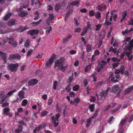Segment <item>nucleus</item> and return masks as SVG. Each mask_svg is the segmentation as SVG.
<instances>
[{"instance_id": "nucleus-51", "label": "nucleus", "mask_w": 133, "mask_h": 133, "mask_svg": "<svg viewBox=\"0 0 133 133\" xmlns=\"http://www.w3.org/2000/svg\"><path fill=\"white\" fill-rule=\"evenodd\" d=\"M81 30V29L79 28H77L75 29L74 31L75 32H79Z\"/></svg>"}, {"instance_id": "nucleus-13", "label": "nucleus", "mask_w": 133, "mask_h": 133, "mask_svg": "<svg viewBox=\"0 0 133 133\" xmlns=\"http://www.w3.org/2000/svg\"><path fill=\"white\" fill-rule=\"evenodd\" d=\"M108 92H100V95L102 100L105 99L106 96L108 94Z\"/></svg>"}, {"instance_id": "nucleus-38", "label": "nucleus", "mask_w": 133, "mask_h": 133, "mask_svg": "<svg viewBox=\"0 0 133 133\" xmlns=\"http://www.w3.org/2000/svg\"><path fill=\"white\" fill-rule=\"evenodd\" d=\"M12 41V46L14 47H16L17 46V42L15 41H13V40Z\"/></svg>"}, {"instance_id": "nucleus-25", "label": "nucleus", "mask_w": 133, "mask_h": 133, "mask_svg": "<svg viewBox=\"0 0 133 133\" xmlns=\"http://www.w3.org/2000/svg\"><path fill=\"white\" fill-rule=\"evenodd\" d=\"M29 42L30 40L29 39H27L25 43L24 44V46L25 47L28 48L29 46Z\"/></svg>"}, {"instance_id": "nucleus-36", "label": "nucleus", "mask_w": 133, "mask_h": 133, "mask_svg": "<svg viewBox=\"0 0 133 133\" xmlns=\"http://www.w3.org/2000/svg\"><path fill=\"white\" fill-rule=\"evenodd\" d=\"M79 3L78 2L76 1H75L73 2L72 3H70V4L71 5H76L78 4Z\"/></svg>"}, {"instance_id": "nucleus-50", "label": "nucleus", "mask_w": 133, "mask_h": 133, "mask_svg": "<svg viewBox=\"0 0 133 133\" xmlns=\"http://www.w3.org/2000/svg\"><path fill=\"white\" fill-rule=\"evenodd\" d=\"M133 120V115L132 114L130 116L129 120V122L130 123Z\"/></svg>"}, {"instance_id": "nucleus-63", "label": "nucleus", "mask_w": 133, "mask_h": 133, "mask_svg": "<svg viewBox=\"0 0 133 133\" xmlns=\"http://www.w3.org/2000/svg\"><path fill=\"white\" fill-rule=\"evenodd\" d=\"M70 53L71 54H76V52L75 50H72L70 51Z\"/></svg>"}, {"instance_id": "nucleus-7", "label": "nucleus", "mask_w": 133, "mask_h": 133, "mask_svg": "<svg viewBox=\"0 0 133 133\" xmlns=\"http://www.w3.org/2000/svg\"><path fill=\"white\" fill-rule=\"evenodd\" d=\"M21 56L19 55L18 54H16L10 55L8 59L9 60L13 59H17L19 60Z\"/></svg>"}, {"instance_id": "nucleus-35", "label": "nucleus", "mask_w": 133, "mask_h": 133, "mask_svg": "<svg viewBox=\"0 0 133 133\" xmlns=\"http://www.w3.org/2000/svg\"><path fill=\"white\" fill-rule=\"evenodd\" d=\"M121 107V106L120 105H119V106L116 108L112 110V112H114L117 111L118 109H119Z\"/></svg>"}, {"instance_id": "nucleus-22", "label": "nucleus", "mask_w": 133, "mask_h": 133, "mask_svg": "<svg viewBox=\"0 0 133 133\" xmlns=\"http://www.w3.org/2000/svg\"><path fill=\"white\" fill-rule=\"evenodd\" d=\"M95 106V104H92L89 106L88 108L91 112H93L94 111Z\"/></svg>"}, {"instance_id": "nucleus-61", "label": "nucleus", "mask_w": 133, "mask_h": 133, "mask_svg": "<svg viewBox=\"0 0 133 133\" xmlns=\"http://www.w3.org/2000/svg\"><path fill=\"white\" fill-rule=\"evenodd\" d=\"M91 25L90 24V22L89 21H88L87 23V28H87L88 29V28H90V27L91 26Z\"/></svg>"}, {"instance_id": "nucleus-2", "label": "nucleus", "mask_w": 133, "mask_h": 133, "mask_svg": "<svg viewBox=\"0 0 133 133\" xmlns=\"http://www.w3.org/2000/svg\"><path fill=\"white\" fill-rule=\"evenodd\" d=\"M129 43V45L128 46H126L124 48V52L126 53L129 59L130 60L133 57L132 55H130L131 53V50L133 48V39L131 40Z\"/></svg>"}, {"instance_id": "nucleus-28", "label": "nucleus", "mask_w": 133, "mask_h": 133, "mask_svg": "<svg viewBox=\"0 0 133 133\" xmlns=\"http://www.w3.org/2000/svg\"><path fill=\"white\" fill-rule=\"evenodd\" d=\"M119 128L118 129V131L119 133H122L124 130V129L123 126H119Z\"/></svg>"}, {"instance_id": "nucleus-17", "label": "nucleus", "mask_w": 133, "mask_h": 133, "mask_svg": "<svg viewBox=\"0 0 133 133\" xmlns=\"http://www.w3.org/2000/svg\"><path fill=\"white\" fill-rule=\"evenodd\" d=\"M19 16L21 17H23L24 16L26 15L28 13L26 12H24L23 11H19Z\"/></svg>"}, {"instance_id": "nucleus-29", "label": "nucleus", "mask_w": 133, "mask_h": 133, "mask_svg": "<svg viewBox=\"0 0 133 133\" xmlns=\"http://www.w3.org/2000/svg\"><path fill=\"white\" fill-rule=\"evenodd\" d=\"M72 36L71 35H69V36L63 39V43H64L65 42L67 41L68 40H69V38H70Z\"/></svg>"}, {"instance_id": "nucleus-49", "label": "nucleus", "mask_w": 133, "mask_h": 133, "mask_svg": "<svg viewBox=\"0 0 133 133\" xmlns=\"http://www.w3.org/2000/svg\"><path fill=\"white\" fill-rule=\"evenodd\" d=\"M52 102V99H49L48 101V105H50Z\"/></svg>"}, {"instance_id": "nucleus-44", "label": "nucleus", "mask_w": 133, "mask_h": 133, "mask_svg": "<svg viewBox=\"0 0 133 133\" xmlns=\"http://www.w3.org/2000/svg\"><path fill=\"white\" fill-rule=\"evenodd\" d=\"M9 105V104L8 103L6 102L2 104V107L3 108H4L7 106H8Z\"/></svg>"}, {"instance_id": "nucleus-43", "label": "nucleus", "mask_w": 133, "mask_h": 133, "mask_svg": "<svg viewBox=\"0 0 133 133\" xmlns=\"http://www.w3.org/2000/svg\"><path fill=\"white\" fill-rule=\"evenodd\" d=\"M87 51L89 52L91 50V47L90 45H88L86 48Z\"/></svg>"}, {"instance_id": "nucleus-60", "label": "nucleus", "mask_w": 133, "mask_h": 133, "mask_svg": "<svg viewBox=\"0 0 133 133\" xmlns=\"http://www.w3.org/2000/svg\"><path fill=\"white\" fill-rule=\"evenodd\" d=\"M83 83L85 84V86L87 85L88 84V82L87 79H84V82Z\"/></svg>"}, {"instance_id": "nucleus-52", "label": "nucleus", "mask_w": 133, "mask_h": 133, "mask_svg": "<svg viewBox=\"0 0 133 133\" xmlns=\"http://www.w3.org/2000/svg\"><path fill=\"white\" fill-rule=\"evenodd\" d=\"M94 12L93 10H91L89 12V14L91 16H94Z\"/></svg>"}, {"instance_id": "nucleus-26", "label": "nucleus", "mask_w": 133, "mask_h": 133, "mask_svg": "<svg viewBox=\"0 0 133 133\" xmlns=\"http://www.w3.org/2000/svg\"><path fill=\"white\" fill-rule=\"evenodd\" d=\"M27 100L26 99H24L22 101L21 104L22 106H25L27 104Z\"/></svg>"}, {"instance_id": "nucleus-11", "label": "nucleus", "mask_w": 133, "mask_h": 133, "mask_svg": "<svg viewBox=\"0 0 133 133\" xmlns=\"http://www.w3.org/2000/svg\"><path fill=\"white\" fill-rule=\"evenodd\" d=\"M123 86L122 85H121L120 87H119L118 85H116L114 86L112 88V91H121V89H123Z\"/></svg>"}, {"instance_id": "nucleus-12", "label": "nucleus", "mask_w": 133, "mask_h": 133, "mask_svg": "<svg viewBox=\"0 0 133 133\" xmlns=\"http://www.w3.org/2000/svg\"><path fill=\"white\" fill-rule=\"evenodd\" d=\"M6 97V96L4 94H2L0 95V99H1L0 101V104L3 103Z\"/></svg>"}, {"instance_id": "nucleus-48", "label": "nucleus", "mask_w": 133, "mask_h": 133, "mask_svg": "<svg viewBox=\"0 0 133 133\" xmlns=\"http://www.w3.org/2000/svg\"><path fill=\"white\" fill-rule=\"evenodd\" d=\"M41 126H42L41 125H39L38 126V127H36L35 129L37 131H39L40 129L42 128Z\"/></svg>"}, {"instance_id": "nucleus-10", "label": "nucleus", "mask_w": 133, "mask_h": 133, "mask_svg": "<svg viewBox=\"0 0 133 133\" xmlns=\"http://www.w3.org/2000/svg\"><path fill=\"white\" fill-rule=\"evenodd\" d=\"M39 32V31L38 30H36L33 29L27 32L28 34H30L32 36L35 35L36 34H38Z\"/></svg>"}, {"instance_id": "nucleus-19", "label": "nucleus", "mask_w": 133, "mask_h": 133, "mask_svg": "<svg viewBox=\"0 0 133 133\" xmlns=\"http://www.w3.org/2000/svg\"><path fill=\"white\" fill-rule=\"evenodd\" d=\"M12 15V14L11 13H8L6 16H5L3 20L5 21H6L9 18L10 16Z\"/></svg>"}, {"instance_id": "nucleus-24", "label": "nucleus", "mask_w": 133, "mask_h": 133, "mask_svg": "<svg viewBox=\"0 0 133 133\" xmlns=\"http://www.w3.org/2000/svg\"><path fill=\"white\" fill-rule=\"evenodd\" d=\"M92 65L91 64H90L89 65L87 66L85 68V71L86 72L89 71L91 68V66Z\"/></svg>"}, {"instance_id": "nucleus-42", "label": "nucleus", "mask_w": 133, "mask_h": 133, "mask_svg": "<svg viewBox=\"0 0 133 133\" xmlns=\"http://www.w3.org/2000/svg\"><path fill=\"white\" fill-rule=\"evenodd\" d=\"M17 127L19 128L18 129H20L21 130V132L22 131L23 129V125L21 124H19L17 125Z\"/></svg>"}, {"instance_id": "nucleus-30", "label": "nucleus", "mask_w": 133, "mask_h": 133, "mask_svg": "<svg viewBox=\"0 0 133 133\" xmlns=\"http://www.w3.org/2000/svg\"><path fill=\"white\" fill-rule=\"evenodd\" d=\"M88 30L87 28H85L83 29L81 33V35L82 36H83L85 35V34L87 32Z\"/></svg>"}, {"instance_id": "nucleus-5", "label": "nucleus", "mask_w": 133, "mask_h": 133, "mask_svg": "<svg viewBox=\"0 0 133 133\" xmlns=\"http://www.w3.org/2000/svg\"><path fill=\"white\" fill-rule=\"evenodd\" d=\"M55 55L54 54H53L51 56V57L47 61L45 64V66L47 67H50L54 60L56 59Z\"/></svg>"}, {"instance_id": "nucleus-3", "label": "nucleus", "mask_w": 133, "mask_h": 133, "mask_svg": "<svg viewBox=\"0 0 133 133\" xmlns=\"http://www.w3.org/2000/svg\"><path fill=\"white\" fill-rule=\"evenodd\" d=\"M7 64H8L7 68L8 70H10L11 72H15L18 69L19 66V64H9L8 63Z\"/></svg>"}, {"instance_id": "nucleus-14", "label": "nucleus", "mask_w": 133, "mask_h": 133, "mask_svg": "<svg viewBox=\"0 0 133 133\" xmlns=\"http://www.w3.org/2000/svg\"><path fill=\"white\" fill-rule=\"evenodd\" d=\"M15 19H10L7 23V25L9 26H12L15 24Z\"/></svg>"}, {"instance_id": "nucleus-56", "label": "nucleus", "mask_w": 133, "mask_h": 133, "mask_svg": "<svg viewBox=\"0 0 133 133\" xmlns=\"http://www.w3.org/2000/svg\"><path fill=\"white\" fill-rule=\"evenodd\" d=\"M22 26H20L19 28L17 29V31H19L20 32H22Z\"/></svg>"}, {"instance_id": "nucleus-32", "label": "nucleus", "mask_w": 133, "mask_h": 133, "mask_svg": "<svg viewBox=\"0 0 133 133\" xmlns=\"http://www.w3.org/2000/svg\"><path fill=\"white\" fill-rule=\"evenodd\" d=\"M133 89V85L129 87V88L126 89L125 91H132Z\"/></svg>"}, {"instance_id": "nucleus-37", "label": "nucleus", "mask_w": 133, "mask_h": 133, "mask_svg": "<svg viewBox=\"0 0 133 133\" xmlns=\"http://www.w3.org/2000/svg\"><path fill=\"white\" fill-rule=\"evenodd\" d=\"M127 12L126 10H124L123 12L122 15L123 18H125V17L127 16Z\"/></svg>"}, {"instance_id": "nucleus-20", "label": "nucleus", "mask_w": 133, "mask_h": 133, "mask_svg": "<svg viewBox=\"0 0 133 133\" xmlns=\"http://www.w3.org/2000/svg\"><path fill=\"white\" fill-rule=\"evenodd\" d=\"M10 109L8 108H6L3 109V114L6 115L9 111Z\"/></svg>"}, {"instance_id": "nucleus-27", "label": "nucleus", "mask_w": 133, "mask_h": 133, "mask_svg": "<svg viewBox=\"0 0 133 133\" xmlns=\"http://www.w3.org/2000/svg\"><path fill=\"white\" fill-rule=\"evenodd\" d=\"M73 74L72 73L71 76H70L69 77V78L68 79L67 82L69 83H70L72 81L73 79Z\"/></svg>"}, {"instance_id": "nucleus-47", "label": "nucleus", "mask_w": 133, "mask_h": 133, "mask_svg": "<svg viewBox=\"0 0 133 133\" xmlns=\"http://www.w3.org/2000/svg\"><path fill=\"white\" fill-rule=\"evenodd\" d=\"M96 100V98L95 97L93 96H91V99L90 100V102H95Z\"/></svg>"}, {"instance_id": "nucleus-45", "label": "nucleus", "mask_w": 133, "mask_h": 133, "mask_svg": "<svg viewBox=\"0 0 133 133\" xmlns=\"http://www.w3.org/2000/svg\"><path fill=\"white\" fill-rule=\"evenodd\" d=\"M48 114V112L46 111H43L41 113V115L42 116H46Z\"/></svg>"}, {"instance_id": "nucleus-33", "label": "nucleus", "mask_w": 133, "mask_h": 133, "mask_svg": "<svg viewBox=\"0 0 133 133\" xmlns=\"http://www.w3.org/2000/svg\"><path fill=\"white\" fill-rule=\"evenodd\" d=\"M96 17L97 18H99L101 17V15L99 12H96Z\"/></svg>"}, {"instance_id": "nucleus-46", "label": "nucleus", "mask_w": 133, "mask_h": 133, "mask_svg": "<svg viewBox=\"0 0 133 133\" xmlns=\"http://www.w3.org/2000/svg\"><path fill=\"white\" fill-rule=\"evenodd\" d=\"M70 84L68 85L66 88V89L67 91H70L71 89V88L70 87Z\"/></svg>"}, {"instance_id": "nucleus-8", "label": "nucleus", "mask_w": 133, "mask_h": 133, "mask_svg": "<svg viewBox=\"0 0 133 133\" xmlns=\"http://www.w3.org/2000/svg\"><path fill=\"white\" fill-rule=\"evenodd\" d=\"M38 81L35 79L30 80L28 82V85L30 86H33L36 84Z\"/></svg>"}, {"instance_id": "nucleus-53", "label": "nucleus", "mask_w": 133, "mask_h": 133, "mask_svg": "<svg viewBox=\"0 0 133 133\" xmlns=\"http://www.w3.org/2000/svg\"><path fill=\"white\" fill-rule=\"evenodd\" d=\"M49 18L51 19H54V17L53 16V14H49Z\"/></svg>"}, {"instance_id": "nucleus-31", "label": "nucleus", "mask_w": 133, "mask_h": 133, "mask_svg": "<svg viewBox=\"0 0 133 133\" xmlns=\"http://www.w3.org/2000/svg\"><path fill=\"white\" fill-rule=\"evenodd\" d=\"M79 86L78 85H76L73 88V90L74 91H77L79 89Z\"/></svg>"}, {"instance_id": "nucleus-39", "label": "nucleus", "mask_w": 133, "mask_h": 133, "mask_svg": "<svg viewBox=\"0 0 133 133\" xmlns=\"http://www.w3.org/2000/svg\"><path fill=\"white\" fill-rule=\"evenodd\" d=\"M33 50L31 49L29 50L28 51L27 53V56L29 57L33 52Z\"/></svg>"}, {"instance_id": "nucleus-55", "label": "nucleus", "mask_w": 133, "mask_h": 133, "mask_svg": "<svg viewBox=\"0 0 133 133\" xmlns=\"http://www.w3.org/2000/svg\"><path fill=\"white\" fill-rule=\"evenodd\" d=\"M75 102L77 104L80 101V99L78 98H76L74 100Z\"/></svg>"}, {"instance_id": "nucleus-57", "label": "nucleus", "mask_w": 133, "mask_h": 133, "mask_svg": "<svg viewBox=\"0 0 133 133\" xmlns=\"http://www.w3.org/2000/svg\"><path fill=\"white\" fill-rule=\"evenodd\" d=\"M20 132H21V130L18 128L16 129L15 130V133H19Z\"/></svg>"}, {"instance_id": "nucleus-16", "label": "nucleus", "mask_w": 133, "mask_h": 133, "mask_svg": "<svg viewBox=\"0 0 133 133\" xmlns=\"http://www.w3.org/2000/svg\"><path fill=\"white\" fill-rule=\"evenodd\" d=\"M128 117H126L123 119H122L119 125V126L121 127L123 126L126 122L127 120H128Z\"/></svg>"}, {"instance_id": "nucleus-59", "label": "nucleus", "mask_w": 133, "mask_h": 133, "mask_svg": "<svg viewBox=\"0 0 133 133\" xmlns=\"http://www.w3.org/2000/svg\"><path fill=\"white\" fill-rule=\"evenodd\" d=\"M42 98L44 100H46L47 98V95L46 94L43 95L42 96Z\"/></svg>"}, {"instance_id": "nucleus-34", "label": "nucleus", "mask_w": 133, "mask_h": 133, "mask_svg": "<svg viewBox=\"0 0 133 133\" xmlns=\"http://www.w3.org/2000/svg\"><path fill=\"white\" fill-rule=\"evenodd\" d=\"M52 28L51 26H50L49 28H47L46 31V33L47 34H49L50 32L52 30Z\"/></svg>"}, {"instance_id": "nucleus-9", "label": "nucleus", "mask_w": 133, "mask_h": 133, "mask_svg": "<svg viewBox=\"0 0 133 133\" xmlns=\"http://www.w3.org/2000/svg\"><path fill=\"white\" fill-rule=\"evenodd\" d=\"M106 63V62L104 61H102L101 62L99 63L98 64L100 65V67L99 68L97 67V71L98 72H99L101 70L103 69L105 66V64Z\"/></svg>"}, {"instance_id": "nucleus-1", "label": "nucleus", "mask_w": 133, "mask_h": 133, "mask_svg": "<svg viewBox=\"0 0 133 133\" xmlns=\"http://www.w3.org/2000/svg\"><path fill=\"white\" fill-rule=\"evenodd\" d=\"M64 61L65 59L64 58H61L58 60L55 61L54 68H56L57 67L58 69H61L62 71L64 72L67 67V65L64 66Z\"/></svg>"}, {"instance_id": "nucleus-18", "label": "nucleus", "mask_w": 133, "mask_h": 133, "mask_svg": "<svg viewBox=\"0 0 133 133\" xmlns=\"http://www.w3.org/2000/svg\"><path fill=\"white\" fill-rule=\"evenodd\" d=\"M16 30V29H15L12 28H9L7 30H5V33H6L10 32H12Z\"/></svg>"}, {"instance_id": "nucleus-64", "label": "nucleus", "mask_w": 133, "mask_h": 133, "mask_svg": "<svg viewBox=\"0 0 133 133\" xmlns=\"http://www.w3.org/2000/svg\"><path fill=\"white\" fill-rule=\"evenodd\" d=\"M95 55H98L99 54V51L98 50H96V51H95Z\"/></svg>"}, {"instance_id": "nucleus-54", "label": "nucleus", "mask_w": 133, "mask_h": 133, "mask_svg": "<svg viewBox=\"0 0 133 133\" xmlns=\"http://www.w3.org/2000/svg\"><path fill=\"white\" fill-rule=\"evenodd\" d=\"M80 11L82 12H86L87 11V10L85 8H83L80 10Z\"/></svg>"}, {"instance_id": "nucleus-23", "label": "nucleus", "mask_w": 133, "mask_h": 133, "mask_svg": "<svg viewBox=\"0 0 133 133\" xmlns=\"http://www.w3.org/2000/svg\"><path fill=\"white\" fill-rule=\"evenodd\" d=\"M56 111L57 112H60L61 111V109L58 105V103L57 102L56 105Z\"/></svg>"}, {"instance_id": "nucleus-15", "label": "nucleus", "mask_w": 133, "mask_h": 133, "mask_svg": "<svg viewBox=\"0 0 133 133\" xmlns=\"http://www.w3.org/2000/svg\"><path fill=\"white\" fill-rule=\"evenodd\" d=\"M62 4L63 3H60L58 4H56L55 6V10L58 11L61 8Z\"/></svg>"}, {"instance_id": "nucleus-40", "label": "nucleus", "mask_w": 133, "mask_h": 133, "mask_svg": "<svg viewBox=\"0 0 133 133\" xmlns=\"http://www.w3.org/2000/svg\"><path fill=\"white\" fill-rule=\"evenodd\" d=\"M101 25L100 24L96 25V28L95 29V30L96 31H97L99 30L101 27Z\"/></svg>"}, {"instance_id": "nucleus-4", "label": "nucleus", "mask_w": 133, "mask_h": 133, "mask_svg": "<svg viewBox=\"0 0 133 133\" xmlns=\"http://www.w3.org/2000/svg\"><path fill=\"white\" fill-rule=\"evenodd\" d=\"M60 116L59 113L56 114L55 115V118L54 116L51 117V120L53 123L54 124V127H56L58 126V119Z\"/></svg>"}, {"instance_id": "nucleus-21", "label": "nucleus", "mask_w": 133, "mask_h": 133, "mask_svg": "<svg viewBox=\"0 0 133 133\" xmlns=\"http://www.w3.org/2000/svg\"><path fill=\"white\" fill-rule=\"evenodd\" d=\"M24 92H19L18 95L21 99H22L25 97L24 96Z\"/></svg>"}, {"instance_id": "nucleus-58", "label": "nucleus", "mask_w": 133, "mask_h": 133, "mask_svg": "<svg viewBox=\"0 0 133 133\" xmlns=\"http://www.w3.org/2000/svg\"><path fill=\"white\" fill-rule=\"evenodd\" d=\"M118 59L117 58L112 57L111 58V60L113 62L117 61Z\"/></svg>"}, {"instance_id": "nucleus-41", "label": "nucleus", "mask_w": 133, "mask_h": 133, "mask_svg": "<svg viewBox=\"0 0 133 133\" xmlns=\"http://www.w3.org/2000/svg\"><path fill=\"white\" fill-rule=\"evenodd\" d=\"M57 83V82L56 81H54L53 84V89L55 90L56 89V88Z\"/></svg>"}, {"instance_id": "nucleus-6", "label": "nucleus", "mask_w": 133, "mask_h": 133, "mask_svg": "<svg viewBox=\"0 0 133 133\" xmlns=\"http://www.w3.org/2000/svg\"><path fill=\"white\" fill-rule=\"evenodd\" d=\"M0 57L1 59L4 61V64H5L7 63V58L6 53L0 51Z\"/></svg>"}, {"instance_id": "nucleus-62", "label": "nucleus", "mask_w": 133, "mask_h": 133, "mask_svg": "<svg viewBox=\"0 0 133 133\" xmlns=\"http://www.w3.org/2000/svg\"><path fill=\"white\" fill-rule=\"evenodd\" d=\"M72 122L74 124H76L77 123V121L75 118H73L72 119Z\"/></svg>"}]
</instances>
